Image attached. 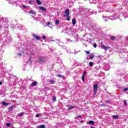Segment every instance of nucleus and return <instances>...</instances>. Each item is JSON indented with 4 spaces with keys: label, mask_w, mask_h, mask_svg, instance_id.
Here are the masks:
<instances>
[{
    "label": "nucleus",
    "mask_w": 128,
    "mask_h": 128,
    "mask_svg": "<svg viewBox=\"0 0 128 128\" xmlns=\"http://www.w3.org/2000/svg\"><path fill=\"white\" fill-rule=\"evenodd\" d=\"M37 62L38 64H44V62H48V58L44 56H40L38 58Z\"/></svg>",
    "instance_id": "1"
},
{
    "label": "nucleus",
    "mask_w": 128,
    "mask_h": 128,
    "mask_svg": "<svg viewBox=\"0 0 128 128\" xmlns=\"http://www.w3.org/2000/svg\"><path fill=\"white\" fill-rule=\"evenodd\" d=\"M53 42H56V44H58V46H62V44H64V42L62 40L58 39L54 40Z\"/></svg>",
    "instance_id": "2"
},
{
    "label": "nucleus",
    "mask_w": 128,
    "mask_h": 128,
    "mask_svg": "<svg viewBox=\"0 0 128 128\" xmlns=\"http://www.w3.org/2000/svg\"><path fill=\"white\" fill-rule=\"evenodd\" d=\"M1 22H2L4 24H6L8 22V20L6 18H1Z\"/></svg>",
    "instance_id": "3"
},
{
    "label": "nucleus",
    "mask_w": 128,
    "mask_h": 128,
    "mask_svg": "<svg viewBox=\"0 0 128 128\" xmlns=\"http://www.w3.org/2000/svg\"><path fill=\"white\" fill-rule=\"evenodd\" d=\"M93 88L94 94H96V92L98 91V84H95Z\"/></svg>",
    "instance_id": "4"
},
{
    "label": "nucleus",
    "mask_w": 128,
    "mask_h": 128,
    "mask_svg": "<svg viewBox=\"0 0 128 128\" xmlns=\"http://www.w3.org/2000/svg\"><path fill=\"white\" fill-rule=\"evenodd\" d=\"M70 16V9L67 8L64 12V16Z\"/></svg>",
    "instance_id": "5"
},
{
    "label": "nucleus",
    "mask_w": 128,
    "mask_h": 128,
    "mask_svg": "<svg viewBox=\"0 0 128 128\" xmlns=\"http://www.w3.org/2000/svg\"><path fill=\"white\" fill-rule=\"evenodd\" d=\"M101 46L102 48H103V50H110V48L109 46H106L102 44V43Z\"/></svg>",
    "instance_id": "6"
},
{
    "label": "nucleus",
    "mask_w": 128,
    "mask_h": 128,
    "mask_svg": "<svg viewBox=\"0 0 128 128\" xmlns=\"http://www.w3.org/2000/svg\"><path fill=\"white\" fill-rule=\"evenodd\" d=\"M33 38H34L37 40H40V36H38L34 34H33Z\"/></svg>",
    "instance_id": "7"
},
{
    "label": "nucleus",
    "mask_w": 128,
    "mask_h": 128,
    "mask_svg": "<svg viewBox=\"0 0 128 128\" xmlns=\"http://www.w3.org/2000/svg\"><path fill=\"white\" fill-rule=\"evenodd\" d=\"M38 86V82L36 81H34L31 84V86Z\"/></svg>",
    "instance_id": "8"
},
{
    "label": "nucleus",
    "mask_w": 128,
    "mask_h": 128,
    "mask_svg": "<svg viewBox=\"0 0 128 128\" xmlns=\"http://www.w3.org/2000/svg\"><path fill=\"white\" fill-rule=\"evenodd\" d=\"M38 8H39V10H44V12H46V8H44L42 6H39Z\"/></svg>",
    "instance_id": "9"
},
{
    "label": "nucleus",
    "mask_w": 128,
    "mask_h": 128,
    "mask_svg": "<svg viewBox=\"0 0 128 128\" xmlns=\"http://www.w3.org/2000/svg\"><path fill=\"white\" fill-rule=\"evenodd\" d=\"M125 46H128V36L126 37V39L125 40Z\"/></svg>",
    "instance_id": "10"
},
{
    "label": "nucleus",
    "mask_w": 128,
    "mask_h": 128,
    "mask_svg": "<svg viewBox=\"0 0 128 128\" xmlns=\"http://www.w3.org/2000/svg\"><path fill=\"white\" fill-rule=\"evenodd\" d=\"M76 22V18L72 19V24L73 26H75Z\"/></svg>",
    "instance_id": "11"
},
{
    "label": "nucleus",
    "mask_w": 128,
    "mask_h": 128,
    "mask_svg": "<svg viewBox=\"0 0 128 128\" xmlns=\"http://www.w3.org/2000/svg\"><path fill=\"white\" fill-rule=\"evenodd\" d=\"M50 84H56V81L51 80H50Z\"/></svg>",
    "instance_id": "12"
},
{
    "label": "nucleus",
    "mask_w": 128,
    "mask_h": 128,
    "mask_svg": "<svg viewBox=\"0 0 128 128\" xmlns=\"http://www.w3.org/2000/svg\"><path fill=\"white\" fill-rule=\"evenodd\" d=\"M8 110L10 112L14 110V105H12L11 106L8 108Z\"/></svg>",
    "instance_id": "13"
},
{
    "label": "nucleus",
    "mask_w": 128,
    "mask_h": 128,
    "mask_svg": "<svg viewBox=\"0 0 128 128\" xmlns=\"http://www.w3.org/2000/svg\"><path fill=\"white\" fill-rule=\"evenodd\" d=\"M87 124H94V120H90Z\"/></svg>",
    "instance_id": "14"
},
{
    "label": "nucleus",
    "mask_w": 128,
    "mask_h": 128,
    "mask_svg": "<svg viewBox=\"0 0 128 128\" xmlns=\"http://www.w3.org/2000/svg\"><path fill=\"white\" fill-rule=\"evenodd\" d=\"M2 104L3 106H8V102H2Z\"/></svg>",
    "instance_id": "15"
},
{
    "label": "nucleus",
    "mask_w": 128,
    "mask_h": 128,
    "mask_svg": "<svg viewBox=\"0 0 128 128\" xmlns=\"http://www.w3.org/2000/svg\"><path fill=\"white\" fill-rule=\"evenodd\" d=\"M28 12L29 14H36V12H34V11L32 10L30 11H28Z\"/></svg>",
    "instance_id": "16"
},
{
    "label": "nucleus",
    "mask_w": 128,
    "mask_h": 128,
    "mask_svg": "<svg viewBox=\"0 0 128 128\" xmlns=\"http://www.w3.org/2000/svg\"><path fill=\"white\" fill-rule=\"evenodd\" d=\"M74 108V106H70L68 108V110H72V108Z\"/></svg>",
    "instance_id": "17"
},
{
    "label": "nucleus",
    "mask_w": 128,
    "mask_h": 128,
    "mask_svg": "<svg viewBox=\"0 0 128 128\" xmlns=\"http://www.w3.org/2000/svg\"><path fill=\"white\" fill-rule=\"evenodd\" d=\"M38 128H46V125L42 124L38 126Z\"/></svg>",
    "instance_id": "18"
},
{
    "label": "nucleus",
    "mask_w": 128,
    "mask_h": 128,
    "mask_svg": "<svg viewBox=\"0 0 128 128\" xmlns=\"http://www.w3.org/2000/svg\"><path fill=\"white\" fill-rule=\"evenodd\" d=\"M36 2L38 6H40V4H42V2L40 1V0H36Z\"/></svg>",
    "instance_id": "19"
},
{
    "label": "nucleus",
    "mask_w": 128,
    "mask_h": 128,
    "mask_svg": "<svg viewBox=\"0 0 128 128\" xmlns=\"http://www.w3.org/2000/svg\"><path fill=\"white\" fill-rule=\"evenodd\" d=\"M67 34H69L70 36V34H73L72 30H70L68 32H67Z\"/></svg>",
    "instance_id": "20"
},
{
    "label": "nucleus",
    "mask_w": 128,
    "mask_h": 128,
    "mask_svg": "<svg viewBox=\"0 0 128 128\" xmlns=\"http://www.w3.org/2000/svg\"><path fill=\"white\" fill-rule=\"evenodd\" d=\"M113 118H114L115 120H118V116H116V115H114L112 116Z\"/></svg>",
    "instance_id": "21"
},
{
    "label": "nucleus",
    "mask_w": 128,
    "mask_h": 128,
    "mask_svg": "<svg viewBox=\"0 0 128 128\" xmlns=\"http://www.w3.org/2000/svg\"><path fill=\"white\" fill-rule=\"evenodd\" d=\"M54 24H60V21L58 20H57L56 21L54 22Z\"/></svg>",
    "instance_id": "22"
},
{
    "label": "nucleus",
    "mask_w": 128,
    "mask_h": 128,
    "mask_svg": "<svg viewBox=\"0 0 128 128\" xmlns=\"http://www.w3.org/2000/svg\"><path fill=\"white\" fill-rule=\"evenodd\" d=\"M57 76H58V78H64V76L62 74H58L57 75Z\"/></svg>",
    "instance_id": "23"
},
{
    "label": "nucleus",
    "mask_w": 128,
    "mask_h": 128,
    "mask_svg": "<svg viewBox=\"0 0 128 128\" xmlns=\"http://www.w3.org/2000/svg\"><path fill=\"white\" fill-rule=\"evenodd\" d=\"M52 98L54 102H56V96H53Z\"/></svg>",
    "instance_id": "24"
},
{
    "label": "nucleus",
    "mask_w": 128,
    "mask_h": 128,
    "mask_svg": "<svg viewBox=\"0 0 128 128\" xmlns=\"http://www.w3.org/2000/svg\"><path fill=\"white\" fill-rule=\"evenodd\" d=\"M89 66H94V63H93L92 62H90L89 63Z\"/></svg>",
    "instance_id": "25"
},
{
    "label": "nucleus",
    "mask_w": 128,
    "mask_h": 128,
    "mask_svg": "<svg viewBox=\"0 0 128 128\" xmlns=\"http://www.w3.org/2000/svg\"><path fill=\"white\" fill-rule=\"evenodd\" d=\"M66 18H67V20H68V22H70V17L69 16H66Z\"/></svg>",
    "instance_id": "26"
},
{
    "label": "nucleus",
    "mask_w": 128,
    "mask_h": 128,
    "mask_svg": "<svg viewBox=\"0 0 128 128\" xmlns=\"http://www.w3.org/2000/svg\"><path fill=\"white\" fill-rule=\"evenodd\" d=\"M31 54L32 56H36V52H31Z\"/></svg>",
    "instance_id": "27"
},
{
    "label": "nucleus",
    "mask_w": 128,
    "mask_h": 128,
    "mask_svg": "<svg viewBox=\"0 0 128 128\" xmlns=\"http://www.w3.org/2000/svg\"><path fill=\"white\" fill-rule=\"evenodd\" d=\"M76 116L78 118H82V115H78Z\"/></svg>",
    "instance_id": "28"
},
{
    "label": "nucleus",
    "mask_w": 128,
    "mask_h": 128,
    "mask_svg": "<svg viewBox=\"0 0 128 128\" xmlns=\"http://www.w3.org/2000/svg\"><path fill=\"white\" fill-rule=\"evenodd\" d=\"M10 125H11L10 123H6V126L8 127L10 126Z\"/></svg>",
    "instance_id": "29"
},
{
    "label": "nucleus",
    "mask_w": 128,
    "mask_h": 128,
    "mask_svg": "<svg viewBox=\"0 0 128 128\" xmlns=\"http://www.w3.org/2000/svg\"><path fill=\"white\" fill-rule=\"evenodd\" d=\"M61 46L62 47L63 50H66V47L65 46H63V44H62V46Z\"/></svg>",
    "instance_id": "30"
},
{
    "label": "nucleus",
    "mask_w": 128,
    "mask_h": 128,
    "mask_svg": "<svg viewBox=\"0 0 128 128\" xmlns=\"http://www.w3.org/2000/svg\"><path fill=\"white\" fill-rule=\"evenodd\" d=\"M110 38L112 40H114V38H116V37L112 36H111Z\"/></svg>",
    "instance_id": "31"
},
{
    "label": "nucleus",
    "mask_w": 128,
    "mask_h": 128,
    "mask_svg": "<svg viewBox=\"0 0 128 128\" xmlns=\"http://www.w3.org/2000/svg\"><path fill=\"white\" fill-rule=\"evenodd\" d=\"M82 82H84V76L82 75Z\"/></svg>",
    "instance_id": "32"
},
{
    "label": "nucleus",
    "mask_w": 128,
    "mask_h": 128,
    "mask_svg": "<svg viewBox=\"0 0 128 128\" xmlns=\"http://www.w3.org/2000/svg\"><path fill=\"white\" fill-rule=\"evenodd\" d=\"M80 52V51H76V50H74V54H78V52Z\"/></svg>",
    "instance_id": "33"
},
{
    "label": "nucleus",
    "mask_w": 128,
    "mask_h": 128,
    "mask_svg": "<svg viewBox=\"0 0 128 128\" xmlns=\"http://www.w3.org/2000/svg\"><path fill=\"white\" fill-rule=\"evenodd\" d=\"M19 116H24V112H21L19 114Z\"/></svg>",
    "instance_id": "34"
},
{
    "label": "nucleus",
    "mask_w": 128,
    "mask_h": 128,
    "mask_svg": "<svg viewBox=\"0 0 128 128\" xmlns=\"http://www.w3.org/2000/svg\"><path fill=\"white\" fill-rule=\"evenodd\" d=\"M31 60H32V57H30V59L28 60V62H32V61H30Z\"/></svg>",
    "instance_id": "35"
},
{
    "label": "nucleus",
    "mask_w": 128,
    "mask_h": 128,
    "mask_svg": "<svg viewBox=\"0 0 128 128\" xmlns=\"http://www.w3.org/2000/svg\"><path fill=\"white\" fill-rule=\"evenodd\" d=\"M93 46H94V48H96V44L94 43V45H93Z\"/></svg>",
    "instance_id": "36"
},
{
    "label": "nucleus",
    "mask_w": 128,
    "mask_h": 128,
    "mask_svg": "<svg viewBox=\"0 0 128 128\" xmlns=\"http://www.w3.org/2000/svg\"><path fill=\"white\" fill-rule=\"evenodd\" d=\"M90 58H91V60H92V58H94V55H93V56H90Z\"/></svg>",
    "instance_id": "37"
},
{
    "label": "nucleus",
    "mask_w": 128,
    "mask_h": 128,
    "mask_svg": "<svg viewBox=\"0 0 128 128\" xmlns=\"http://www.w3.org/2000/svg\"><path fill=\"white\" fill-rule=\"evenodd\" d=\"M86 71H84V73H83V76H86Z\"/></svg>",
    "instance_id": "38"
},
{
    "label": "nucleus",
    "mask_w": 128,
    "mask_h": 128,
    "mask_svg": "<svg viewBox=\"0 0 128 128\" xmlns=\"http://www.w3.org/2000/svg\"><path fill=\"white\" fill-rule=\"evenodd\" d=\"M23 8H28V6H26V5H23Z\"/></svg>",
    "instance_id": "39"
},
{
    "label": "nucleus",
    "mask_w": 128,
    "mask_h": 128,
    "mask_svg": "<svg viewBox=\"0 0 128 128\" xmlns=\"http://www.w3.org/2000/svg\"><path fill=\"white\" fill-rule=\"evenodd\" d=\"M42 38V40H46V36H43Z\"/></svg>",
    "instance_id": "40"
},
{
    "label": "nucleus",
    "mask_w": 128,
    "mask_h": 128,
    "mask_svg": "<svg viewBox=\"0 0 128 128\" xmlns=\"http://www.w3.org/2000/svg\"><path fill=\"white\" fill-rule=\"evenodd\" d=\"M124 106H126V100H124Z\"/></svg>",
    "instance_id": "41"
},
{
    "label": "nucleus",
    "mask_w": 128,
    "mask_h": 128,
    "mask_svg": "<svg viewBox=\"0 0 128 128\" xmlns=\"http://www.w3.org/2000/svg\"><path fill=\"white\" fill-rule=\"evenodd\" d=\"M36 118H38V116H40V114H37L36 116Z\"/></svg>",
    "instance_id": "42"
},
{
    "label": "nucleus",
    "mask_w": 128,
    "mask_h": 128,
    "mask_svg": "<svg viewBox=\"0 0 128 128\" xmlns=\"http://www.w3.org/2000/svg\"><path fill=\"white\" fill-rule=\"evenodd\" d=\"M85 52L86 54H90V52L89 51H86Z\"/></svg>",
    "instance_id": "43"
},
{
    "label": "nucleus",
    "mask_w": 128,
    "mask_h": 128,
    "mask_svg": "<svg viewBox=\"0 0 128 128\" xmlns=\"http://www.w3.org/2000/svg\"><path fill=\"white\" fill-rule=\"evenodd\" d=\"M73 36L75 38H78V34H76V35H74Z\"/></svg>",
    "instance_id": "44"
},
{
    "label": "nucleus",
    "mask_w": 128,
    "mask_h": 128,
    "mask_svg": "<svg viewBox=\"0 0 128 128\" xmlns=\"http://www.w3.org/2000/svg\"><path fill=\"white\" fill-rule=\"evenodd\" d=\"M106 104H110V101L106 100Z\"/></svg>",
    "instance_id": "45"
},
{
    "label": "nucleus",
    "mask_w": 128,
    "mask_h": 128,
    "mask_svg": "<svg viewBox=\"0 0 128 128\" xmlns=\"http://www.w3.org/2000/svg\"><path fill=\"white\" fill-rule=\"evenodd\" d=\"M18 55L20 56H22V53H18Z\"/></svg>",
    "instance_id": "46"
},
{
    "label": "nucleus",
    "mask_w": 128,
    "mask_h": 128,
    "mask_svg": "<svg viewBox=\"0 0 128 128\" xmlns=\"http://www.w3.org/2000/svg\"><path fill=\"white\" fill-rule=\"evenodd\" d=\"M50 22H48V26H50Z\"/></svg>",
    "instance_id": "47"
},
{
    "label": "nucleus",
    "mask_w": 128,
    "mask_h": 128,
    "mask_svg": "<svg viewBox=\"0 0 128 128\" xmlns=\"http://www.w3.org/2000/svg\"><path fill=\"white\" fill-rule=\"evenodd\" d=\"M101 106H106L104 105V104H102Z\"/></svg>",
    "instance_id": "48"
},
{
    "label": "nucleus",
    "mask_w": 128,
    "mask_h": 128,
    "mask_svg": "<svg viewBox=\"0 0 128 128\" xmlns=\"http://www.w3.org/2000/svg\"><path fill=\"white\" fill-rule=\"evenodd\" d=\"M66 40H67L68 41V42H70V39H68V38H67Z\"/></svg>",
    "instance_id": "49"
},
{
    "label": "nucleus",
    "mask_w": 128,
    "mask_h": 128,
    "mask_svg": "<svg viewBox=\"0 0 128 128\" xmlns=\"http://www.w3.org/2000/svg\"><path fill=\"white\" fill-rule=\"evenodd\" d=\"M1 84H2V82H0V86H1Z\"/></svg>",
    "instance_id": "50"
},
{
    "label": "nucleus",
    "mask_w": 128,
    "mask_h": 128,
    "mask_svg": "<svg viewBox=\"0 0 128 128\" xmlns=\"http://www.w3.org/2000/svg\"><path fill=\"white\" fill-rule=\"evenodd\" d=\"M103 18H106V16H102Z\"/></svg>",
    "instance_id": "51"
},
{
    "label": "nucleus",
    "mask_w": 128,
    "mask_h": 128,
    "mask_svg": "<svg viewBox=\"0 0 128 128\" xmlns=\"http://www.w3.org/2000/svg\"><path fill=\"white\" fill-rule=\"evenodd\" d=\"M104 21V22H108V20L106 19Z\"/></svg>",
    "instance_id": "52"
},
{
    "label": "nucleus",
    "mask_w": 128,
    "mask_h": 128,
    "mask_svg": "<svg viewBox=\"0 0 128 128\" xmlns=\"http://www.w3.org/2000/svg\"><path fill=\"white\" fill-rule=\"evenodd\" d=\"M108 18V20H112V18Z\"/></svg>",
    "instance_id": "53"
},
{
    "label": "nucleus",
    "mask_w": 128,
    "mask_h": 128,
    "mask_svg": "<svg viewBox=\"0 0 128 128\" xmlns=\"http://www.w3.org/2000/svg\"><path fill=\"white\" fill-rule=\"evenodd\" d=\"M90 128H96L93 127V126H90Z\"/></svg>",
    "instance_id": "54"
},
{
    "label": "nucleus",
    "mask_w": 128,
    "mask_h": 128,
    "mask_svg": "<svg viewBox=\"0 0 128 128\" xmlns=\"http://www.w3.org/2000/svg\"><path fill=\"white\" fill-rule=\"evenodd\" d=\"M80 124H82V120L80 121Z\"/></svg>",
    "instance_id": "55"
},
{
    "label": "nucleus",
    "mask_w": 128,
    "mask_h": 128,
    "mask_svg": "<svg viewBox=\"0 0 128 128\" xmlns=\"http://www.w3.org/2000/svg\"><path fill=\"white\" fill-rule=\"evenodd\" d=\"M30 2H31V1H30Z\"/></svg>",
    "instance_id": "56"
}]
</instances>
